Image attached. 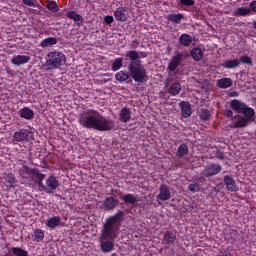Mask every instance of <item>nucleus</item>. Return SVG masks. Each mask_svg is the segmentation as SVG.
I'll use <instances>...</instances> for the list:
<instances>
[{"label": "nucleus", "mask_w": 256, "mask_h": 256, "mask_svg": "<svg viewBox=\"0 0 256 256\" xmlns=\"http://www.w3.org/2000/svg\"><path fill=\"white\" fill-rule=\"evenodd\" d=\"M124 217L125 212L118 210L115 215L106 219L100 236V248L102 253H111V251L115 249L113 241L117 239V233L119 232V227H121Z\"/></svg>", "instance_id": "obj_1"}, {"label": "nucleus", "mask_w": 256, "mask_h": 256, "mask_svg": "<svg viewBox=\"0 0 256 256\" xmlns=\"http://www.w3.org/2000/svg\"><path fill=\"white\" fill-rule=\"evenodd\" d=\"M79 123L82 127L94 129L95 131H113L115 129V121L95 110H89L81 114Z\"/></svg>", "instance_id": "obj_2"}, {"label": "nucleus", "mask_w": 256, "mask_h": 256, "mask_svg": "<svg viewBox=\"0 0 256 256\" xmlns=\"http://www.w3.org/2000/svg\"><path fill=\"white\" fill-rule=\"evenodd\" d=\"M230 108L235 111V113H238L232 117V121L234 122L230 126L231 129H244L245 127H249L255 117V110L238 99H234L230 102Z\"/></svg>", "instance_id": "obj_3"}, {"label": "nucleus", "mask_w": 256, "mask_h": 256, "mask_svg": "<svg viewBox=\"0 0 256 256\" xmlns=\"http://www.w3.org/2000/svg\"><path fill=\"white\" fill-rule=\"evenodd\" d=\"M128 71L130 77H132L136 83H143L147 78V70L141 65V60L130 62L128 65Z\"/></svg>", "instance_id": "obj_4"}, {"label": "nucleus", "mask_w": 256, "mask_h": 256, "mask_svg": "<svg viewBox=\"0 0 256 256\" xmlns=\"http://www.w3.org/2000/svg\"><path fill=\"white\" fill-rule=\"evenodd\" d=\"M47 57L46 64L50 67L49 69H59V67L67 63V57L63 52L51 51L48 53Z\"/></svg>", "instance_id": "obj_5"}, {"label": "nucleus", "mask_w": 256, "mask_h": 256, "mask_svg": "<svg viewBox=\"0 0 256 256\" xmlns=\"http://www.w3.org/2000/svg\"><path fill=\"white\" fill-rule=\"evenodd\" d=\"M223 171V167L220 164H209L207 165L201 172L202 177L198 180L203 183L205 181V177H215V175H219Z\"/></svg>", "instance_id": "obj_6"}, {"label": "nucleus", "mask_w": 256, "mask_h": 256, "mask_svg": "<svg viewBox=\"0 0 256 256\" xmlns=\"http://www.w3.org/2000/svg\"><path fill=\"white\" fill-rule=\"evenodd\" d=\"M59 187V181L55 176H49L46 180V185L43 184V187H40L39 191H45V193H53L55 189Z\"/></svg>", "instance_id": "obj_7"}, {"label": "nucleus", "mask_w": 256, "mask_h": 256, "mask_svg": "<svg viewBox=\"0 0 256 256\" xmlns=\"http://www.w3.org/2000/svg\"><path fill=\"white\" fill-rule=\"evenodd\" d=\"M119 207V200L113 196L106 197L102 203L103 211H115Z\"/></svg>", "instance_id": "obj_8"}, {"label": "nucleus", "mask_w": 256, "mask_h": 256, "mask_svg": "<svg viewBox=\"0 0 256 256\" xmlns=\"http://www.w3.org/2000/svg\"><path fill=\"white\" fill-rule=\"evenodd\" d=\"M45 174L41 173V171L37 168L32 169V173L30 174L31 181L38 184V188L41 189L43 187V180L45 179Z\"/></svg>", "instance_id": "obj_9"}, {"label": "nucleus", "mask_w": 256, "mask_h": 256, "mask_svg": "<svg viewBox=\"0 0 256 256\" xmlns=\"http://www.w3.org/2000/svg\"><path fill=\"white\" fill-rule=\"evenodd\" d=\"M159 194L156 196V199L159 201H169L171 199V191H169V187L165 184L160 186Z\"/></svg>", "instance_id": "obj_10"}, {"label": "nucleus", "mask_w": 256, "mask_h": 256, "mask_svg": "<svg viewBox=\"0 0 256 256\" xmlns=\"http://www.w3.org/2000/svg\"><path fill=\"white\" fill-rule=\"evenodd\" d=\"M183 59V53L176 52V55L171 59L170 63L168 64V71H175L177 66L180 65Z\"/></svg>", "instance_id": "obj_11"}, {"label": "nucleus", "mask_w": 256, "mask_h": 256, "mask_svg": "<svg viewBox=\"0 0 256 256\" xmlns=\"http://www.w3.org/2000/svg\"><path fill=\"white\" fill-rule=\"evenodd\" d=\"M14 139L17 143H23L29 141V130L20 129L14 133Z\"/></svg>", "instance_id": "obj_12"}, {"label": "nucleus", "mask_w": 256, "mask_h": 256, "mask_svg": "<svg viewBox=\"0 0 256 256\" xmlns=\"http://www.w3.org/2000/svg\"><path fill=\"white\" fill-rule=\"evenodd\" d=\"M114 17L116 21H121V22L127 21V7H118L114 11Z\"/></svg>", "instance_id": "obj_13"}, {"label": "nucleus", "mask_w": 256, "mask_h": 256, "mask_svg": "<svg viewBox=\"0 0 256 256\" xmlns=\"http://www.w3.org/2000/svg\"><path fill=\"white\" fill-rule=\"evenodd\" d=\"M29 61H31V57L25 55H17L11 59V64L19 66L25 65L26 63H29Z\"/></svg>", "instance_id": "obj_14"}, {"label": "nucleus", "mask_w": 256, "mask_h": 256, "mask_svg": "<svg viewBox=\"0 0 256 256\" xmlns=\"http://www.w3.org/2000/svg\"><path fill=\"white\" fill-rule=\"evenodd\" d=\"M224 184L226 185L228 191H239V188L237 187V183H235V180H233V177L226 175L224 176Z\"/></svg>", "instance_id": "obj_15"}, {"label": "nucleus", "mask_w": 256, "mask_h": 256, "mask_svg": "<svg viewBox=\"0 0 256 256\" xmlns=\"http://www.w3.org/2000/svg\"><path fill=\"white\" fill-rule=\"evenodd\" d=\"M19 116L22 117V119H33L35 117V112L29 107H25L19 110L18 112Z\"/></svg>", "instance_id": "obj_16"}, {"label": "nucleus", "mask_w": 256, "mask_h": 256, "mask_svg": "<svg viewBox=\"0 0 256 256\" xmlns=\"http://www.w3.org/2000/svg\"><path fill=\"white\" fill-rule=\"evenodd\" d=\"M140 55L139 52H137V50H131V51H127L125 53V58L126 61H131L130 63H137V61H139L140 59Z\"/></svg>", "instance_id": "obj_17"}, {"label": "nucleus", "mask_w": 256, "mask_h": 256, "mask_svg": "<svg viewBox=\"0 0 256 256\" xmlns=\"http://www.w3.org/2000/svg\"><path fill=\"white\" fill-rule=\"evenodd\" d=\"M193 43V37L191 35L184 33L179 37V44L182 47H189Z\"/></svg>", "instance_id": "obj_18"}, {"label": "nucleus", "mask_w": 256, "mask_h": 256, "mask_svg": "<svg viewBox=\"0 0 256 256\" xmlns=\"http://www.w3.org/2000/svg\"><path fill=\"white\" fill-rule=\"evenodd\" d=\"M216 85L219 89H229V87H233V80L231 78H222L217 81Z\"/></svg>", "instance_id": "obj_19"}, {"label": "nucleus", "mask_w": 256, "mask_h": 256, "mask_svg": "<svg viewBox=\"0 0 256 256\" xmlns=\"http://www.w3.org/2000/svg\"><path fill=\"white\" fill-rule=\"evenodd\" d=\"M180 107H181L182 117L184 118L191 117V104H189V102H185V101L180 102Z\"/></svg>", "instance_id": "obj_20"}, {"label": "nucleus", "mask_w": 256, "mask_h": 256, "mask_svg": "<svg viewBox=\"0 0 256 256\" xmlns=\"http://www.w3.org/2000/svg\"><path fill=\"white\" fill-rule=\"evenodd\" d=\"M119 119L122 123H128V121H131V110L129 108H122L119 113Z\"/></svg>", "instance_id": "obj_21"}, {"label": "nucleus", "mask_w": 256, "mask_h": 256, "mask_svg": "<svg viewBox=\"0 0 256 256\" xmlns=\"http://www.w3.org/2000/svg\"><path fill=\"white\" fill-rule=\"evenodd\" d=\"M68 19H73L77 23L78 26L83 25V16L77 14L75 11H70L67 13Z\"/></svg>", "instance_id": "obj_22"}, {"label": "nucleus", "mask_w": 256, "mask_h": 256, "mask_svg": "<svg viewBox=\"0 0 256 256\" xmlns=\"http://www.w3.org/2000/svg\"><path fill=\"white\" fill-rule=\"evenodd\" d=\"M46 225L50 229H55V227H59V225H61V217L54 216V217L48 219Z\"/></svg>", "instance_id": "obj_23"}, {"label": "nucleus", "mask_w": 256, "mask_h": 256, "mask_svg": "<svg viewBox=\"0 0 256 256\" xmlns=\"http://www.w3.org/2000/svg\"><path fill=\"white\" fill-rule=\"evenodd\" d=\"M163 239L167 245H171V243L177 241V235L174 232L166 231Z\"/></svg>", "instance_id": "obj_24"}, {"label": "nucleus", "mask_w": 256, "mask_h": 256, "mask_svg": "<svg viewBox=\"0 0 256 256\" xmlns=\"http://www.w3.org/2000/svg\"><path fill=\"white\" fill-rule=\"evenodd\" d=\"M203 55V50L199 47H195L191 50V57L194 61H201Z\"/></svg>", "instance_id": "obj_25"}, {"label": "nucleus", "mask_w": 256, "mask_h": 256, "mask_svg": "<svg viewBox=\"0 0 256 256\" xmlns=\"http://www.w3.org/2000/svg\"><path fill=\"white\" fill-rule=\"evenodd\" d=\"M120 199H122V201H124V203H126V205L133 206V205H135V203H137V198L133 194H125V195L121 196Z\"/></svg>", "instance_id": "obj_26"}, {"label": "nucleus", "mask_w": 256, "mask_h": 256, "mask_svg": "<svg viewBox=\"0 0 256 256\" xmlns=\"http://www.w3.org/2000/svg\"><path fill=\"white\" fill-rule=\"evenodd\" d=\"M33 172V168H29V166L24 165L19 170L20 177H23V179H28V177H31V173Z\"/></svg>", "instance_id": "obj_27"}, {"label": "nucleus", "mask_w": 256, "mask_h": 256, "mask_svg": "<svg viewBox=\"0 0 256 256\" xmlns=\"http://www.w3.org/2000/svg\"><path fill=\"white\" fill-rule=\"evenodd\" d=\"M181 89H182V87H181V83H179V82H174L171 86H170V88H169V93H170V95H179V93H181Z\"/></svg>", "instance_id": "obj_28"}, {"label": "nucleus", "mask_w": 256, "mask_h": 256, "mask_svg": "<svg viewBox=\"0 0 256 256\" xmlns=\"http://www.w3.org/2000/svg\"><path fill=\"white\" fill-rule=\"evenodd\" d=\"M177 157L181 159V157H185V155H189V146L187 144H181L178 147Z\"/></svg>", "instance_id": "obj_29"}, {"label": "nucleus", "mask_w": 256, "mask_h": 256, "mask_svg": "<svg viewBox=\"0 0 256 256\" xmlns=\"http://www.w3.org/2000/svg\"><path fill=\"white\" fill-rule=\"evenodd\" d=\"M52 45H57V38L55 37H48L44 40H42L40 46H42L43 48L45 47H52Z\"/></svg>", "instance_id": "obj_30"}, {"label": "nucleus", "mask_w": 256, "mask_h": 256, "mask_svg": "<svg viewBox=\"0 0 256 256\" xmlns=\"http://www.w3.org/2000/svg\"><path fill=\"white\" fill-rule=\"evenodd\" d=\"M249 13H251L250 8L241 7L234 12V15L235 17H245V15H249Z\"/></svg>", "instance_id": "obj_31"}, {"label": "nucleus", "mask_w": 256, "mask_h": 256, "mask_svg": "<svg viewBox=\"0 0 256 256\" xmlns=\"http://www.w3.org/2000/svg\"><path fill=\"white\" fill-rule=\"evenodd\" d=\"M183 18H184L183 14H169L167 16L168 21H171V23H176V24L181 23V19Z\"/></svg>", "instance_id": "obj_32"}, {"label": "nucleus", "mask_w": 256, "mask_h": 256, "mask_svg": "<svg viewBox=\"0 0 256 256\" xmlns=\"http://www.w3.org/2000/svg\"><path fill=\"white\" fill-rule=\"evenodd\" d=\"M32 239L33 241H37V243H39L42 239H45V233H43V230L41 229H36L32 235Z\"/></svg>", "instance_id": "obj_33"}, {"label": "nucleus", "mask_w": 256, "mask_h": 256, "mask_svg": "<svg viewBox=\"0 0 256 256\" xmlns=\"http://www.w3.org/2000/svg\"><path fill=\"white\" fill-rule=\"evenodd\" d=\"M239 65H241V62L238 59H234L226 61L224 67L226 69H235V67H239Z\"/></svg>", "instance_id": "obj_34"}, {"label": "nucleus", "mask_w": 256, "mask_h": 256, "mask_svg": "<svg viewBox=\"0 0 256 256\" xmlns=\"http://www.w3.org/2000/svg\"><path fill=\"white\" fill-rule=\"evenodd\" d=\"M199 117L201 121H209L211 117V112L208 109L202 108L199 111Z\"/></svg>", "instance_id": "obj_35"}, {"label": "nucleus", "mask_w": 256, "mask_h": 256, "mask_svg": "<svg viewBox=\"0 0 256 256\" xmlns=\"http://www.w3.org/2000/svg\"><path fill=\"white\" fill-rule=\"evenodd\" d=\"M11 251L15 256H29V252L23 250V248L12 247Z\"/></svg>", "instance_id": "obj_36"}, {"label": "nucleus", "mask_w": 256, "mask_h": 256, "mask_svg": "<svg viewBox=\"0 0 256 256\" xmlns=\"http://www.w3.org/2000/svg\"><path fill=\"white\" fill-rule=\"evenodd\" d=\"M123 67V58H116L112 63V71H119Z\"/></svg>", "instance_id": "obj_37"}, {"label": "nucleus", "mask_w": 256, "mask_h": 256, "mask_svg": "<svg viewBox=\"0 0 256 256\" xmlns=\"http://www.w3.org/2000/svg\"><path fill=\"white\" fill-rule=\"evenodd\" d=\"M4 179L6 182H8L9 187H15V183H17L15 175H13L12 173L6 174Z\"/></svg>", "instance_id": "obj_38"}, {"label": "nucleus", "mask_w": 256, "mask_h": 256, "mask_svg": "<svg viewBox=\"0 0 256 256\" xmlns=\"http://www.w3.org/2000/svg\"><path fill=\"white\" fill-rule=\"evenodd\" d=\"M130 75L125 73L124 71H119L115 74L116 81H127L129 79Z\"/></svg>", "instance_id": "obj_39"}, {"label": "nucleus", "mask_w": 256, "mask_h": 256, "mask_svg": "<svg viewBox=\"0 0 256 256\" xmlns=\"http://www.w3.org/2000/svg\"><path fill=\"white\" fill-rule=\"evenodd\" d=\"M239 61H240V63H244V65L253 66V59H251V57H249L248 55L241 56Z\"/></svg>", "instance_id": "obj_40"}, {"label": "nucleus", "mask_w": 256, "mask_h": 256, "mask_svg": "<svg viewBox=\"0 0 256 256\" xmlns=\"http://www.w3.org/2000/svg\"><path fill=\"white\" fill-rule=\"evenodd\" d=\"M46 7L49 11H52V13H57V11H59V6H57V3L55 2H49Z\"/></svg>", "instance_id": "obj_41"}, {"label": "nucleus", "mask_w": 256, "mask_h": 256, "mask_svg": "<svg viewBox=\"0 0 256 256\" xmlns=\"http://www.w3.org/2000/svg\"><path fill=\"white\" fill-rule=\"evenodd\" d=\"M180 4L184 7H193V5H195V0H180Z\"/></svg>", "instance_id": "obj_42"}, {"label": "nucleus", "mask_w": 256, "mask_h": 256, "mask_svg": "<svg viewBox=\"0 0 256 256\" xmlns=\"http://www.w3.org/2000/svg\"><path fill=\"white\" fill-rule=\"evenodd\" d=\"M188 190H190L192 193H197V191H199V185L198 184H190L188 186Z\"/></svg>", "instance_id": "obj_43"}, {"label": "nucleus", "mask_w": 256, "mask_h": 256, "mask_svg": "<svg viewBox=\"0 0 256 256\" xmlns=\"http://www.w3.org/2000/svg\"><path fill=\"white\" fill-rule=\"evenodd\" d=\"M104 21L107 25H111V23H113V21H115V19L113 18V16L108 15V16H105Z\"/></svg>", "instance_id": "obj_44"}, {"label": "nucleus", "mask_w": 256, "mask_h": 256, "mask_svg": "<svg viewBox=\"0 0 256 256\" xmlns=\"http://www.w3.org/2000/svg\"><path fill=\"white\" fill-rule=\"evenodd\" d=\"M24 5H27L28 7H35V3H33V0H22Z\"/></svg>", "instance_id": "obj_45"}, {"label": "nucleus", "mask_w": 256, "mask_h": 256, "mask_svg": "<svg viewBox=\"0 0 256 256\" xmlns=\"http://www.w3.org/2000/svg\"><path fill=\"white\" fill-rule=\"evenodd\" d=\"M224 115L226 117H231V119H233V117H235V116H233V110H225Z\"/></svg>", "instance_id": "obj_46"}, {"label": "nucleus", "mask_w": 256, "mask_h": 256, "mask_svg": "<svg viewBox=\"0 0 256 256\" xmlns=\"http://www.w3.org/2000/svg\"><path fill=\"white\" fill-rule=\"evenodd\" d=\"M216 157H217V159H221V160L225 159V155L219 151L216 152Z\"/></svg>", "instance_id": "obj_47"}, {"label": "nucleus", "mask_w": 256, "mask_h": 256, "mask_svg": "<svg viewBox=\"0 0 256 256\" xmlns=\"http://www.w3.org/2000/svg\"><path fill=\"white\" fill-rule=\"evenodd\" d=\"M250 7H251V10L254 11V13H256V1L251 2Z\"/></svg>", "instance_id": "obj_48"}, {"label": "nucleus", "mask_w": 256, "mask_h": 256, "mask_svg": "<svg viewBox=\"0 0 256 256\" xmlns=\"http://www.w3.org/2000/svg\"><path fill=\"white\" fill-rule=\"evenodd\" d=\"M141 57H147V54L140 52Z\"/></svg>", "instance_id": "obj_49"}, {"label": "nucleus", "mask_w": 256, "mask_h": 256, "mask_svg": "<svg viewBox=\"0 0 256 256\" xmlns=\"http://www.w3.org/2000/svg\"><path fill=\"white\" fill-rule=\"evenodd\" d=\"M238 95H239V93L233 92V97H237Z\"/></svg>", "instance_id": "obj_50"}, {"label": "nucleus", "mask_w": 256, "mask_h": 256, "mask_svg": "<svg viewBox=\"0 0 256 256\" xmlns=\"http://www.w3.org/2000/svg\"><path fill=\"white\" fill-rule=\"evenodd\" d=\"M137 47V45L136 46H134V49Z\"/></svg>", "instance_id": "obj_51"}]
</instances>
